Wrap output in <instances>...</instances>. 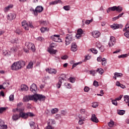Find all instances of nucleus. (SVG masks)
Returning <instances> with one entry per match:
<instances>
[{
  "label": "nucleus",
  "mask_w": 129,
  "mask_h": 129,
  "mask_svg": "<svg viewBox=\"0 0 129 129\" xmlns=\"http://www.w3.org/2000/svg\"><path fill=\"white\" fill-rule=\"evenodd\" d=\"M29 100H34V101H37V100L44 101L45 100V96L42 95L35 94L33 95L26 96L23 98V101L27 102Z\"/></svg>",
  "instance_id": "obj_1"
},
{
  "label": "nucleus",
  "mask_w": 129,
  "mask_h": 129,
  "mask_svg": "<svg viewBox=\"0 0 129 129\" xmlns=\"http://www.w3.org/2000/svg\"><path fill=\"white\" fill-rule=\"evenodd\" d=\"M25 65V62L24 61H19L17 62H15L12 66H11V69L12 70H19L21 68H23L24 66Z\"/></svg>",
  "instance_id": "obj_2"
},
{
  "label": "nucleus",
  "mask_w": 129,
  "mask_h": 129,
  "mask_svg": "<svg viewBox=\"0 0 129 129\" xmlns=\"http://www.w3.org/2000/svg\"><path fill=\"white\" fill-rule=\"evenodd\" d=\"M25 47L27 48H24V51L26 52V53H28L29 52V50H31L32 52H35L36 49L35 48V45L34 44L31 43V42H26L25 43Z\"/></svg>",
  "instance_id": "obj_3"
},
{
  "label": "nucleus",
  "mask_w": 129,
  "mask_h": 129,
  "mask_svg": "<svg viewBox=\"0 0 129 129\" xmlns=\"http://www.w3.org/2000/svg\"><path fill=\"white\" fill-rule=\"evenodd\" d=\"M64 80H65V75H62L58 78V82L56 84L57 88L59 89L61 87L62 82H64Z\"/></svg>",
  "instance_id": "obj_4"
},
{
  "label": "nucleus",
  "mask_w": 129,
  "mask_h": 129,
  "mask_svg": "<svg viewBox=\"0 0 129 129\" xmlns=\"http://www.w3.org/2000/svg\"><path fill=\"white\" fill-rule=\"evenodd\" d=\"M56 47V44L55 43H51L48 48L47 51L50 53V54H56L57 52V50H54L53 48H55Z\"/></svg>",
  "instance_id": "obj_5"
},
{
  "label": "nucleus",
  "mask_w": 129,
  "mask_h": 129,
  "mask_svg": "<svg viewBox=\"0 0 129 129\" xmlns=\"http://www.w3.org/2000/svg\"><path fill=\"white\" fill-rule=\"evenodd\" d=\"M43 8L41 6H37L35 10H33L34 16H38V13H42L43 12Z\"/></svg>",
  "instance_id": "obj_6"
},
{
  "label": "nucleus",
  "mask_w": 129,
  "mask_h": 129,
  "mask_svg": "<svg viewBox=\"0 0 129 129\" xmlns=\"http://www.w3.org/2000/svg\"><path fill=\"white\" fill-rule=\"evenodd\" d=\"M51 40L52 41H54V42H58L60 43V42H62V39H60V35H54L51 37Z\"/></svg>",
  "instance_id": "obj_7"
},
{
  "label": "nucleus",
  "mask_w": 129,
  "mask_h": 129,
  "mask_svg": "<svg viewBox=\"0 0 129 129\" xmlns=\"http://www.w3.org/2000/svg\"><path fill=\"white\" fill-rule=\"evenodd\" d=\"M73 36L72 35H67L66 37V45H69L72 41Z\"/></svg>",
  "instance_id": "obj_8"
},
{
  "label": "nucleus",
  "mask_w": 129,
  "mask_h": 129,
  "mask_svg": "<svg viewBox=\"0 0 129 129\" xmlns=\"http://www.w3.org/2000/svg\"><path fill=\"white\" fill-rule=\"evenodd\" d=\"M80 112L81 115H84L83 118H85V120H86V118L89 116L88 112L86 111L85 109H81V110H80Z\"/></svg>",
  "instance_id": "obj_9"
},
{
  "label": "nucleus",
  "mask_w": 129,
  "mask_h": 129,
  "mask_svg": "<svg viewBox=\"0 0 129 129\" xmlns=\"http://www.w3.org/2000/svg\"><path fill=\"white\" fill-rule=\"evenodd\" d=\"M115 43H116V39L115 37H113V36L110 37V40L108 43V45L109 47H112V46H113V45H114Z\"/></svg>",
  "instance_id": "obj_10"
},
{
  "label": "nucleus",
  "mask_w": 129,
  "mask_h": 129,
  "mask_svg": "<svg viewBox=\"0 0 129 129\" xmlns=\"http://www.w3.org/2000/svg\"><path fill=\"white\" fill-rule=\"evenodd\" d=\"M96 46L99 49L101 52H104L106 49L105 46L102 45L100 42H97L96 43Z\"/></svg>",
  "instance_id": "obj_11"
},
{
  "label": "nucleus",
  "mask_w": 129,
  "mask_h": 129,
  "mask_svg": "<svg viewBox=\"0 0 129 129\" xmlns=\"http://www.w3.org/2000/svg\"><path fill=\"white\" fill-rule=\"evenodd\" d=\"M111 11H117L119 13H120L122 11V8L119 6H118V7L114 6V7H111Z\"/></svg>",
  "instance_id": "obj_12"
},
{
  "label": "nucleus",
  "mask_w": 129,
  "mask_h": 129,
  "mask_svg": "<svg viewBox=\"0 0 129 129\" xmlns=\"http://www.w3.org/2000/svg\"><path fill=\"white\" fill-rule=\"evenodd\" d=\"M122 27L123 26L121 24H113V25L111 26V28L113 29V30L115 29H121Z\"/></svg>",
  "instance_id": "obj_13"
},
{
  "label": "nucleus",
  "mask_w": 129,
  "mask_h": 129,
  "mask_svg": "<svg viewBox=\"0 0 129 129\" xmlns=\"http://www.w3.org/2000/svg\"><path fill=\"white\" fill-rule=\"evenodd\" d=\"M22 26L26 31H28L29 30V25H28V23H27V21L26 20L23 21L22 22Z\"/></svg>",
  "instance_id": "obj_14"
},
{
  "label": "nucleus",
  "mask_w": 129,
  "mask_h": 129,
  "mask_svg": "<svg viewBox=\"0 0 129 129\" xmlns=\"http://www.w3.org/2000/svg\"><path fill=\"white\" fill-rule=\"evenodd\" d=\"M71 50H72V51H74V52L77 51L78 47L76 42H74L73 43H72Z\"/></svg>",
  "instance_id": "obj_15"
},
{
  "label": "nucleus",
  "mask_w": 129,
  "mask_h": 129,
  "mask_svg": "<svg viewBox=\"0 0 129 129\" xmlns=\"http://www.w3.org/2000/svg\"><path fill=\"white\" fill-rule=\"evenodd\" d=\"M100 35L101 33H100L99 31H93L92 32V36L94 38H98Z\"/></svg>",
  "instance_id": "obj_16"
},
{
  "label": "nucleus",
  "mask_w": 129,
  "mask_h": 129,
  "mask_svg": "<svg viewBox=\"0 0 129 129\" xmlns=\"http://www.w3.org/2000/svg\"><path fill=\"white\" fill-rule=\"evenodd\" d=\"M46 72L49 73L50 74H56L57 73V71L53 69L47 68L46 69Z\"/></svg>",
  "instance_id": "obj_17"
},
{
  "label": "nucleus",
  "mask_w": 129,
  "mask_h": 129,
  "mask_svg": "<svg viewBox=\"0 0 129 129\" xmlns=\"http://www.w3.org/2000/svg\"><path fill=\"white\" fill-rule=\"evenodd\" d=\"M14 19H16V14L14 13H10L8 16V20H9V21H12L14 20Z\"/></svg>",
  "instance_id": "obj_18"
},
{
  "label": "nucleus",
  "mask_w": 129,
  "mask_h": 129,
  "mask_svg": "<svg viewBox=\"0 0 129 129\" xmlns=\"http://www.w3.org/2000/svg\"><path fill=\"white\" fill-rule=\"evenodd\" d=\"M30 126L32 129H39L38 124H35V122L31 121L30 122Z\"/></svg>",
  "instance_id": "obj_19"
},
{
  "label": "nucleus",
  "mask_w": 129,
  "mask_h": 129,
  "mask_svg": "<svg viewBox=\"0 0 129 129\" xmlns=\"http://www.w3.org/2000/svg\"><path fill=\"white\" fill-rule=\"evenodd\" d=\"M30 89V91H32V92H33L34 93H35V92L37 91V85H36V84H33L31 86Z\"/></svg>",
  "instance_id": "obj_20"
},
{
  "label": "nucleus",
  "mask_w": 129,
  "mask_h": 129,
  "mask_svg": "<svg viewBox=\"0 0 129 129\" xmlns=\"http://www.w3.org/2000/svg\"><path fill=\"white\" fill-rule=\"evenodd\" d=\"M20 117H22V118H24L26 119V118H28L27 113L23 112V111H20L19 113Z\"/></svg>",
  "instance_id": "obj_21"
},
{
  "label": "nucleus",
  "mask_w": 129,
  "mask_h": 129,
  "mask_svg": "<svg viewBox=\"0 0 129 129\" xmlns=\"http://www.w3.org/2000/svg\"><path fill=\"white\" fill-rule=\"evenodd\" d=\"M91 121L93 122H95V123H98L99 120L97 119L96 115L95 114H93L91 116Z\"/></svg>",
  "instance_id": "obj_22"
},
{
  "label": "nucleus",
  "mask_w": 129,
  "mask_h": 129,
  "mask_svg": "<svg viewBox=\"0 0 129 129\" xmlns=\"http://www.w3.org/2000/svg\"><path fill=\"white\" fill-rule=\"evenodd\" d=\"M21 90V91H27V90H29V88L26 85H22Z\"/></svg>",
  "instance_id": "obj_23"
},
{
  "label": "nucleus",
  "mask_w": 129,
  "mask_h": 129,
  "mask_svg": "<svg viewBox=\"0 0 129 129\" xmlns=\"http://www.w3.org/2000/svg\"><path fill=\"white\" fill-rule=\"evenodd\" d=\"M20 118V114H14L12 116V119L13 120H18Z\"/></svg>",
  "instance_id": "obj_24"
},
{
  "label": "nucleus",
  "mask_w": 129,
  "mask_h": 129,
  "mask_svg": "<svg viewBox=\"0 0 129 129\" xmlns=\"http://www.w3.org/2000/svg\"><path fill=\"white\" fill-rule=\"evenodd\" d=\"M24 110H25V107H22L21 109H18V108L13 109L12 111L13 112H16V111H19V112H20V111H24Z\"/></svg>",
  "instance_id": "obj_25"
},
{
  "label": "nucleus",
  "mask_w": 129,
  "mask_h": 129,
  "mask_svg": "<svg viewBox=\"0 0 129 129\" xmlns=\"http://www.w3.org/2000/svg\"><path fill=\"white\" fill-rule=\"evenodd\" d=\"M13 5H10L7 7H5L4 9V12L5 13H7V12H9L10 11V9H13Z\"/></svg>",
  "instance_id": "obj_26"
},
{
  "label": "nucleus",
  "mask_w": 129,
  "mask_h": 129,
  "mask_svg": "<svg viewBox=\"0 0 129 129\" xmlns=\"http://www.w3.org/2000/svg\"><path fill=\"white\" fill-rule=\"evenodd\" d=\"M79 119V124L80 125L84 124V121H85V118H84L83 117H80Z\"/></svg>",
  "instance_id": "obj_27"
},
{
  "label": "nucleus",
  "mask_w": 129,
  "mask_h": 129,
  "mask_svg": "<svg viewBox=\"0 0 129 129\" xmlns=\"http://www.w3.org/2000/svg\"><path fill=\"white\" fill-rule=\"evenodd\" d=\"M61 3V0H56L55 1L50 2L49 5H57V4H60Z\"/></svg>",
  "instance_id": "obj_28"
},
{
  "label": "nucleus",
  "mask_w": 129,
  "mask_h": 129,
  "mask_svg": "<svg viewBox=\"0 0 129 129\" xmlns=\"http://www.w3.org/2000/svg\"><path fill=\"white\" fill-rule=\"evenodd\" d=\"M68 80L72 83H74L76 81V78L75 77H70L69 78H68Z\"/></svg>",
  "instance_id": "obj_29"
},
{
  "label": "nucleus",
  "mask_w": 129,
  "mask_h": 129,
  "mask_svg": "<svg viewBox=\"0 0 129 129\" xmlns=\"http://www.w3.org/2000/svg\"><path fill=\"white\" fill-rule=\"evenodd\" d=\"M18 51V47L16 46H14L12 48H11L10 52L11 53H16Z\"/></svg>",
  "instance_id": "obj_30"
},
{
  "label": "nucleus",
  "mask_w": 129,
  "mask_h": 129,
  "mask_svg": "<svg viewBox=\"0 0 129 129\" xmlns=\"http://www.w3.org/2000/svg\"><path fill=\"white\" fill-rule=\"evenodd\" d=\"M125 113V111L124 110H118L117 114L120 115H124Z\"/></svg>",
  "instance_id": "obj_31"
},
{
  "label": "nucleus",
  "mask_w": 129,
  "mask_h": 129,
  "mask_svg": "<svg viewBox=\"0 0 129 129\" xmlns=\"http://www.w3.org/2000/svg\"><path fill=\"white\" fill-rule=\"evenodd\" d=\"M96 71L100 74H103V73L104 72V69H102V68H97Z\"/></svg>",
  "instance_id": "obj_32"
},
{
  "label": "nucleus",
  "mask_w": 129,
  "mask_h": 129,
  "mask_svg": "<svg viewBox=\"0 0 129 129\" xmlns=\"http://www.w3.org/2000/svg\"><path fill=\"white\" fill-rule=\"evenodd\" d=\"M107 63V59L106 58H102V65L105 66Z\"/></svg>",
  "instance_id": "obj_33"
},
{
  "label": "nucleus",
  "mask_w": 129,
  "mask_h": 129,
  "mask_svg": "<svg viewBox=\"0 0 129 129\" xmlns=\"http://www.w3.org/2000/svg\"><path fill=\"white\" fill-rule=\"evenodd\" d=\"M124 13H121V14H119L118 16L117 17H115L114 18H113V21H115L117 19H119L123 15H124Z\"/></svg>",
  "instance_id": "obj_34"
},
{
  "label": "nucleus",
  "mask_w": 129,
  "mask_h": 129,
  "mask_svg": "<svg viewBox=\"0 0 129 129\" xmlns=\"http://www.w3.org/2000/svg\"><path fill=\"white\" fill-rule=\"evenodd\" d=\"M40 31L41 33H45L46 31H49V29L47 28V27H42L40 29Z\"/></svg>",
  "instance_id": "obj_35"
},
{
  "label": "nucleus",
  "mask_w": 129,
  "mask_h": 129,
  "mask_svg": "<svg viewBox=\"0 0 129 129\" xmlns=\"http://www.w3.org/2000/svg\"><path fill=\"white\" fill-rule=\"evenodd\" d=\"M58 111H59V110L57 108H55L52 109L51 113H52V114H54L55 113H57Z\"/></svg>",
  "instance_id": "obj_36"
},
{
  "label": "nucleus",
  "mask_w": 129,
  "mask_h": 129,
  "mask_svg": "<svg viewBox=\"0 0 129 129\" xmlns=\"http://www.w3.org/2000/svg\"><path fill=\"white\" fill-rule=\"evenodd\" d=\"M124 100L125 102H128V105L129 106V97H128V96H124Z\"/></svg>",
  "instance_id": "obj_37"
},
{
  "label": "nucleus",
  "mask_w": 129,
  "mask_h": 129,
  "mask_svg": "<svg viewBox=\"0 0 129 129\" xmlns=\"http://www.w3.org/2000/svg\"><path fill=\"white\" fill-rule=\"evenodd\" d=\"M27 68L28 69H31V68H33V61H30L28 66H27Z\"/></svg>",
  "instance_id": "obj_38"
},
{
  "label": "nucleus",
  "mask_w": 129,
  "mask_h": 129,
  "mask_svg": "<svg viewBox=\"0 0 129 129\" xmlns=\"http://www.w3.org/2000/svg\"><path fill=\"white\" fill-rule=\"evenodd\" d=\"M22 106H23V103L20 102V103L17 104V108L18 109H21V108H22V107H22Z\"/></svg>",
  "instance_id": "obj_39"
},
{
  "label": "nucleus",
  "mask_w": 129,
  "mask_h": 129,
  "mask_svg": "<svg viewBox=\"0 0 129 129\" xmlns=\"http://www.w3.org/2000/svg\"><path fill=\"white\" fill-rule=\"evenodd\" d=\"M26 114L27 115V118L28 117V116H30V117L35 116V115L34 114V113L30 112L26 113Z\"/></svg>",
  "instance_id": "obj_40"
},
{
  "label": "nucleus",
  "mask_w": 129,
  "mask_h": 129,
  "mask_svg": "<svg viewBox=\"0 0 129 129\" xmlns=\"http://www.w3.org/2000/svg\"><path fill=\"white\" fill-rule=\"evenodd\" d=\"M108 125L109 127H113V126L114 125V122L113 121H110V122H109L108 123Z\"/></svg>",
  "instance_id": "obj_41"
},
{
  "label": "nucleus",
  "mask_w": 129,
  "mask_h": 129,
  "mask_svg": "<svg viewBox=\"0 0 129 129\" xmlns=\"http://www.w3.org/2000/svg\"><path fill=\"white\" fill-rule=\"evenodd\" d=\"M90 50L94 54H97L98 53V50L95 49V48H93L92 49H90Z\"/></svg>",
  "instance_id": "obj_42"
},
{
  "label": "nucleus",
  "mask_w": 129,
  "mask_h": 129,
  "mask_svg": "<svg viewBox=\"0 0 129 129\" xmlns=\"http://www.w3.org/2000/svg\"><path fill=\"white\" fill-rule=\"evenodd\" d=\"M78 33H79V37L81 38L82 34L83 33L82 29H78Z\"/></svg>",
  "instance_id": "obj_43"
},
{
  "label": "nucleus",
  "mask_w": 129,
  "mask_h": 129,
  "mask_svg": "<svg viewBox=\"0 0 129 129\" xmlns=\"http://www.w3.org/2000/svg\"><path fill=\"white\" fill-rule=\"evenodd\" d=\"M67 88H69V89H71V88H72V84L71 83H68L67 85H66Z\"/></svg>",
  "instance_id": "obj_44"
},
{
  "label": "nucleus",
  "mask_w": 129,
  "mask_h": 129,
  "mask_svg": "<svg viewBox=\"0 0 129 129\" xmlns=\"http://www.w3.org/2000/svg\"><path fill=\"white\" fill-rule=\"evenodd\" d=\"M128 28H129V23H127L126 25H125V28L123 29V31H125V32H126V31H128V30H127Z\"/></svg>",
  "instance_id": "obj_45"
},
{
  "label": "nucleus",
  "mask_w": 129,
  "mask_h": 129,
  "mask_svg": "<svg viewBox=\"0 0 129 129\" xmlns=\"http://www.w3.org/2000/svg\"><path fill=\"white\" fill-rule=\"evenodd\" d=\"M40 24L43 26H47V22L46 21H40Z\"/></svg>",
  "instance_id": "obj_46"
},
{
  "label": "nucleus",
  "mask_w": 129,
  "mask_h": 129,
  "mask_svg": "<svg viewBox=\"0 0 129 129\" xmlns=\"http://www.w3.org/2000/svg\"><path fill=\"white\" fill-rule=\"evenodd\" d=\"M7 108L6 107H1L0 108V113H3L4 111H5Z\"/></svg>",
  "instance_id": "obj_47"
},
{
  "label": "nucleus",
  "mask_w": 129,
  "mask_h": 129,
  "mask_svg": "<svg viewBox=\"0 0 129 129\" xmlns=\"http://www.w3.org/2000/svg\"><path fill=\"white\" fill-rule=\"evenodd\" d=\"M124 35L127 38H129V30H128V31H126V32H125V33H124Z\"/></svg>",
  "instance_id": "obj_48"
},
{
  "label": "nucleus",
  "mask_w": 129,
  "mask_h": 129,
  "mask_svg": "<svg viewBox=\"0 0 129 129\" xmlns=\"http://www.w3.org/2000/svg\"><path fill=\"white\" fill-rule=\"evenodd\" d=\"M90 74H92L93 76H95L96 72V70H91L90 71Z\"/></svg>",
  "instance_id": "obj_49"
},
{
  "label": "nucleus",
  "mask_w": 129,
  "mask_h": 129,
  "mask_svg": "<svg viewBox=\"0 0 129 129\" xmlns=\"http://www.w3.org/2000/svg\"><path fill=\"white\" fill-rule=\"evenodd\" d=\"M9 100H10V101H13V100H14V95H11L9 96Z\"/></svg>",
  "instance_id": "obj_50"
},
{
  "label": "nucleus",
  "mask_w": 129,
  "mask_h": 129,
  "mask_svg": "<svg viewBox=\"0 0 129 129\" xmlns=\"http://www.w3.org/2000/svg\"><path fill=\"white\" fill-rule=\"evenodd\" d=\"M93 20H87L85 22V24H86L87 25H89V24H90V23H91L92 22Z\"/></svg>",
  "instance_id": "obj_51"
},
{
  "label": "nucleus",
  "mask_w": 129,
  "mask_h": 129,
  "mask_svg": "<svg viewBox=\"0 0 129 129\" xmlns=\"http://www.w3.org/2000/svg\"><path fill=\"white\" fill-rule=\"evenodd\" d=\"M3 86H4V88H6V87H8L9 85H10V83H4L3 84Z\"/></svg>",
  "instance_id": "obj_52"
},
{
  "label": "nucleus",
  "mask_w": 129,
  "mask_h": 129,
  "mask_svg": "<svg viewBox=\"0 0 129 129\" xmlns=\"http://www.w3.org/2000/svg\"><path fill=\"white\" fill-rule=\"evenodd\" d=\"M116 99H115V100H112V102L113 103V104H114V105H117V102Z\"/></svg>",
  "instance_id": "obj_53"
},
{
  "label": "nucleus",
  "mask_w": 129,
  "mask_h": 129,
  "mask_svg": "<svg viewBox=\"0 0 129 129\" xmlns=\"http://www.w3.org/2000/svg\"><path fill=\"white\" fill-rule=\"evenodd\" d=\"M98 105V103H96V102H94V103H93L92 106H93V107H97Z\"/></svg>",
  "instance_id": "obj_54"
},
{
  "label": "nucleus",
  "mask_w": 129,
  "mask_h": 129,
  "mask_svg": "<svg viewBox=\"0 0 129 129\" xmlns=\"http://www.w3.org/2000/svg\"><path fill=\"white\" fill-rule=\"evenodd\" d=\"M80 63V62H78L77 63H74L73 64V66L72 67V69H73V68H74L75 67H76V66H77V65H78Z\"/></svg>",
  "instance_id": "obj_55"
},
{
  "label": "nucleus",
  "mask_w": 129,
  "mask_h": 129,
  "mask_svg": "<svg viewBox=\"0 0 129 129\" xmlns=\"http://www.w3.org/2000/svg\"><path fill=\"white\" fill-rule=\"evenodd\" d=\"M93 85H94L95 86H98L99 84L98 81H97L96 80H94V81L93 82Z\"/></svg>",
  "instance_id": "obj_56"
},
{
  "label": "nucleus",
  "mask_w": 129,
  "mask_h": 129,
  "mask_svg": "<svg viewBox=\"0 0 129 129\" xmlns=\"http://www.w3.org/2000/svg\"><path fill=\"white\" fill-rule=\"evenodd\" d=\"M53 124V120L52 119H49L48 122V125Z\"/></svg>",
  "instance_id": "obj_57"
},
{
  "label": "nucleus",
  "mask_w": 129,
  "mask_h": 129,
  "mask_svg": "<svg viewBox=\"0 0 129 129\" xmlns=\"http://www.w3.org/2000/svg\"><path fill=\"white\" fill-rule=\"evenodd\" d=\"M84 90L85 91V92H88V91H89L90 89L88 88V87H85Z\"/></svg>",
  "instance_id": "obj_58"
},
{
  "label": "nucleus",
  "mask_w": 129,
  "mask_h": 129,
  "mask_svg": "<svg viewBox=\"0 0 129 129\" xmlns=\"http://www.w3.org/2000/svg\"><path fill=\"white\" fill-rule=\"evenodd\" d=\"M37 40L38 41H40V42H42V41H44V38H43L42 37H39L37 38Z\"/></svg>",
  "instance_id": "obj_59"
},
{
  "label": "nucleus",
  "mask_w": 129,
  "mask_h": 129,
  "mask_svg": "<svg viewBox=\"0 0 129 129\" xmlns=\"http://www.w3.org/2000/svg\"><path fill=\"white\" fill-rule=\"evenodd\" d=\"M16 34H18V35H21L22 31L20 30V29H17L16 31Z\"/></svg>",
  "instance_id": "obj_60"
},
{
  "label": "nucleus",
  "mask_w": 129,
  "mask_h": 129,
  "mask_svg": "<svg viewBox=\"0 0 129 129\" xmlns=\"http://www.w3.org/2000/svg\"><path fill=\"white\" fill-rule=\"evenodd\" d=\"M1 129H7L8 128V126L7 125L3 124V126L1 127Z\"/></svg>",
  "instance_id": "obj_61"
},
{
  "label": "nucleus",
  "mask_w": 129,
  "mask_h": 129,
  "mask_svg": "<svg viewBox=\"0 0 129 129\" xmlns=\"http://www.w3.org/2000/svg\"><path fill=\"white\" fill-rule=\"evenodd\" d=\"M97 61H102V56H99V57H97Z\"/></svg>",
  "instance_id": "obj_62"
},
{
  "label": "nucleus",
  "mask_w": 129,
  "mask_h": 129,
  "mask_svg": "<svg viewBox=\"0 0 129 129\" xmlns=\"http://www.w3.org/2000/svg\"><path fill=\"white\" fill-rule=\"evenodd\" d=\"M70 6H66V11H70Z\"/></svg>",
  "instance_id": "obj_63"
},
{
  "label": "nucleus",
  "mask_w": 129,
  "mask_h": 129,
  "mask_svg": "<svg viewBox=\"0 0 129 129\" xmlns=\"http://www.w3.org/2000/svg\"><path fill=\"white\" fill-rule=\"evenodd\" d=\"M48 129H54V127H52L51 125H48L47 126Z\"/></svg>",
  "instance_id": "obj_64"
}]
</instances>
